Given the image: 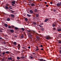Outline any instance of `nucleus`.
I'll return each mask as SVG.
<instances>
[{"label":"nucleus","instance_id":"393cba45","mask_svg":"<svg viewBox=\"0 0 61 61\" xmlns=\"http://www.w3.org/2000/svg\"><path fill=\"white\" fill-rule=\"evenodd\" d=\"M60 44H61V41H59L58 42Z\"/></svg>","mask_w":61,"mask_h":61},{"label":"nucleus","instance_id":"2eb2a0df","mask_svg":"<svg viewBox=\"0 0 61 61\" xmlns=\"http://www.w3.org/2000/svg\"><path fill=\"white\" fill-rule=\"evenodd\" d=\"M24 35H22L20 37H21V38H23L24 37Z\"/></svg>","mask_w":61,"mask_h":61},{"label":"nucleus","instance_id":"ddd939ff","mask_svg":"<svg viewBox=\"0 0 61 61\" xmlns=\"http://www.w3.org/2000/svg\"><path fill=\"white\" fill-rule=\"evenodd\" d=\"M27 16H28V17H30V16H31V15H29L28 14H27Z\"/></svg>","mask_w":61,"mask_h":61},{"label":"nucleus","instance_id":"c756f323","mask_svg":"<svg viewBox=\"0 0 61 61\" xmlns=\"http://www.w3.org/2000/svg\"><path fill=\"white\" fill-rule=\"evenodd\" d=\"M11 27H13V28L14 27H15V26L13 25H12L11 26Z\"/></svg>","mask_w":61,"mask_h":61},{"label":"nucleus","instance_id":"13d9d810","mask_svg":"<svg viewBox=\"0 0 61 61\" xmlns=\"http://www.w3.org/2000/svg\"><path fill=\"white\" fill-rule=\"evenodd\" d=\"M2 56V55H1V54H0V56Z\"/></svg>","mask_w":61,"mask_h":61},{"label":"nucleus","instance_id":"680f3d73","mask_svg":"<svg viewBox=\"0 0 61 61\" xmlns=\"http://www.w3.org/2000/svg\"><path fill=\"white\" fill-rule=\"evenodd\" d=\"M33 54H34V55H35V53H33Z\"/></svg>","mask_w":61,"mask_h":61},{"label":"nucleus","instance_id":"69168bd1","mask_svg":"<svg viewBox=\"0 0 61 61\" xmlns=\"http://www.w3.org/2000/svg\"><path fill=\"white\" fill-rule=\"evenodd\" d=\"M0 51H1V50H0Z\"/></svg>","mask_w":61,"mask_h":61},{"label":"nucleus","instance_id":"4c0bfd02","mask_svg":"<svg viewBox=\"0 0 61 61\" xmlns=\"http://www.w3.org/2000/svg\"><path fill=\"white\" fill-rule=\"evenodd\" d=\"M9 8L10 9H12V8H11V7H10Z\"/></svg>","mask_w":61,"mask_h":61},{"label":"nucleus","instance_id":"20e7f679","mask_svg":"<svg viewBox=\"0 0 61 61\" xmlns=\"http://www.w3.org/2000/svg\"><path fill=\"white\" fill-rule=\"evenodd\" d=\"M15 1H12V3L13 4H15Z\"/></svg>","mask_w":61,"mask_h":61},{"label":"nucleus","instance_id":"9b49d317","mask_svg":"<svg viewBox=\"0 0 61 61\" xmlns=\"http://www.w3.org/2000/svg\"><path fill=\"white\" fill-rule=\"evenodd\" d=\"M13 44H14L15 45H16V42H14L13 43Z\"/></svg>","mask_w":61,"mask_h":61},{"label":"nucleus","instance_id":"0e129e2a","mask_svg":"<svg viewBox=\"0 0 61 61\" xmlns=\"http://www.w3.org/2000/svg\"><path fill=\"white\" fill-rule=\"evenodd\" d=\"M60 4L61 5V2L60 3Z\"/></svg>","mask_w":61,"mask_h":61},{"label":"nucleus","instance_id":"39448f33","mask_svg":"<svg viewBox=\"0 0 61 61\" xmlns=\"http://www.w3.org/2000/svg\"><path fill=\"white\" fill-rule=\"evenodd\" d=\"M10 32L11 33H13L14 32V30H10Z\"/></svg>","mask_w":61,"mask_h":61},{"label":"nucleus","instance_id":"052dcab7","mask_svg":"<svg viewBox=\"0 0 61 61\" xmlns=\"http://www.w3.org/2000/svg\"><path fill=\"white\" fill-rule=\"evenodd\" d=\"M60 49L61 50V47H60Z\"/></svg>","mask_w":61,"mask_h":61},{"label":"nucleus","instance_id":"bb28decb","mask_svg":"<svg viewBox=\"0 0 61 61\" xmlns=\"http://www.w3.org/2000/svg\"><path fill=\"white\" fill-rule=\"evenodd\" d=\"M5 8L6 9H8V7H7V6H6L5 7Z\"/></svg>","mask_w":61,"mask_h":61},{"label":"nucleus","instance_id":"8fccbe9b","mask_svg":"<svg viewBox=\"0 0 61 61\" xmlns=\"http://www.w3.org/2000/svg\"><path fill=\"white\" fill-rule=\"evenodd\" d=\"M45 4H47V2H45Z\"/></svg>","mask_w":61,"mask_h":61},{"label":"nucleus","instance_id":"4be33fe9","mask_svg":"<svg viewBox=\"0 0 61 61\" xmlns=\"http://www.w3.org/2000/svg\"><path fill=\"white\" fill-rule=\"evenodd\" d=\"M43 60H43V59H41L40 60V61H43Z\"/></svg>","mask_w":61,"mask_h":61},{"label":"nucleus","instance_id":"a18cd8bd","mask_svg":"<svg viewBox=\"0 0 61 61\" xmlns=\"http://www.w3.org/2000/svg\"><path fill=\"white\" fill-rule=\"evenodd\" d=\"M0 39H2V38H1V37H0Z\"/></svg>","mask_w":61,"mask_h":61},{"label":"nucleus","instance_id":"f3484780","mask_svg":"<svg viewBox=\"0 0 61 61\" xmlns=\"http://www.w3.org/2000/svg\"><path fill=\"white\" fill-rule=\"evenodd\" d=\"M25 21H28V19L27 18H25Z\"/></svg>","mask_w":61,"mask_h":61},{"label":"nucleus","instance_id":"bf43d9fd","mask_svg":"<svg viewBox=\"0 0 61 61\" xmlns=\"http://www.w3.org/2000/svg\"><path fill=\"white\" fill-rule=\"evenodd\" d=\"M35 51H37V50H35Z\"/></svg>","mask_w":61,"mask_h":61},{"label":"nucleus","instance_id":"e433bc0d","mask_svg":"<svg viewBox=\"0 0 61 61\" xmlns=\"http://www.w3.org/2000/svg\"><path fill=\"white\" fill-rule=\"evenodd\" d=\"M56 29L55 28H54L53 29L54 30H56Z\"/></svg>","mask_w":61,"mask_h":61},{"label":"nucleus","instance_id":"1a4fd4ad","mask_svg":"<svg viewBox=\"0 0 61 61\" xmlns=\"http://www.w3.org/2000/svg\"><path fill=\"white\" fill-rule=\"evenodd\" d=\"M30 13H31L32 14L33 13V11L32 10H30Z\"/></svg>","mask_w":61,"mask_h":61},{"label":"nucleus","instance_id":"de8ad7c7","mask_svg":"<svg viewBox=\"0 0 61 61\" xmlns=\"http://www.w3.org/2000/svg\"><path fill=\"white\" fill-rule=\"evenodd\" d=\"M30 58H33V57H32V56H30Z\"/></svg>","mask_w":61,"mask_h":61},{"label":"nucleus","instance_id":"5701e85b","mask_svg":"<svg viewBox=\"0 0 61 61\" xmlns=\"http://www.w3.org/2000/svg\"><path fill=\"white\" fill-rule=\"evenodd\" d=\"M32 6H34L35 4H32L31 5Z\"/></svg>","mask_w":61,"mask_h":61},{"label":"nucleus","instance_id":"c85d7f7f","mask_svg":"<svg viewBox=\"0 0 61 61\" xmlns=\"http://www.w3.org/2000/svg\"><path fill=\"white\" fill-rule=\"evenodd\" d=\"M41 29L42 31H44V29L43 28H42Z\"/></svg>","mask_w":61,"mask_h":61},{"label":"nucleus","instance_id":"6ab92c4d","mask_svg":"<svg viewBox=\"0 0 61 61\" xmlns=\"http://www.w3.org/2000/svg\"><path fill=\"white\" fill-rule=\"evenodd\" d=\"M34 11H35V12H37V9H35Z\"/></svg>","mask_w":61,"mask_h":61},{"label":"nucleus","instance_id":"f704fd0d","mask_svg":"<svg viewBox=\"0 0 61 61\" xmlns=\"http://www.w3.org/2000/svg\"><path fill=\"white\" fill-rule=\"evenodd\" d=\"M60 54H61V50H60L59 51Z\"/></svg>","mask_w":61,"mask_h":61},{"label":"nucleus","instance_id":"6e6d98bb","mask_svg":"<svg viewBox=\"0 0 61 61\" xmlns=\"http://www.w3.org/2000/svg\"><path fill=\"white\" fill-rule=\"evenodd\" d=\"M41 50H43V48H42L41 49Z\"/></svg>","mask_w":61,"mask_h":61},{"label":"nucleus","instance_id":"cd10ccee","mask_svg":"<svg viewBox=\"0 0 61 61\" xmlns=\"http://www.w3.org/2000/svg\"><path fill=\"white\" fill-rule=\"evenodd\" d=\"M52 26L53 27H55V25L53 24L52 25Z\"/></svg>","mask_w":61,"mask_h":61},{"label":"nucleus","instance_id":"09e8293b","mask_svg":"<svg viewBox=\"0 0 61 61\" xmlns=\"http://www.w3.org/2000/svg\"><path fill=\"white\" fill-rule=\"evenodd\" d=\"M54 12H55V11H56V10H54Z\"/></svg>","mask_w":61,"mask_h":61},{"label":"nucleus","instance_id":"7ed1b4c3","mask_svg":"<svg viewBox=\"0 0 61 61\" xmlns=\"http://www.w3.org/2000/svg\"><path fill=\"white\" fill-rule=\"evenodd\" d=\"M48 20H49V19L47 18L45 20L44 22H46Z\"/></svg>","mask_w":61,"mask_h":61},{"label":"nucleus","instance_id":"5fc2aeb1","mask_svg":"<svg viewBox=\"0 0 61 61\" xmlns=\"http://www.w3.org/2000/svg\"><path fill=\"white\" fill-rule=\"evenodd\" d=\"M12 5H13V6H14V4H12Z\"/></svg>","mask_w":61,"mask_h":61},{"label":"nucleus","instance_id":"9d476101","mask_svg":"<svg viewBox=\"0 0 61 61\" xmlns=\"http://www.w3.org/2000/svg\"><path fill=\"white\" fill-rule=\"evenodd\" d=\"M5 27H7L8 25L7 24H5Z\"/></svg>","mask_w":61,"mask_h":61},{"label":"nucleus","instance_id":"a211bd4d","mask_svg":"<svg viewBox=\"0 0 61 61\" xmlns=\"http://www.w3.org/2000/svg\"><path fill=\"white\" fill-rule=\"evenodd\" d=\"M33 24H34V25H36V23L35 22H34L33 23Z\"/></svg>","mask_w":61,"mask_h":61},{"label":"nucleus","instance_id":"7c9ffc66","mask_svg":"<svg viewBox=\"0 0 61 61\" xmlns=\"http://www.w3.org/2000/svg\"><path fill=\"white\" fill-rule=\"evenodd\" d=\"M22 30H23V31H24V30H25V29L24 28H22Z\"/></svg>","mask_w":61,"mask_h":61},{"label":"nucleus","instance_id":"aec40b11","mask_svg":"<svg viewBox=\"0 0 61 61\" xmlns=\"http://www.w3.org/2000/svg\"><path fill=\"white\" fill-rule=\"evenodd\" d=\"M11 17H14V15H11Z\"/></svg>","mask_w":61,"mask_h":61},{"label":"nucleus","instance_id":"a19ab883","mask_svg":"<svg viewBox=\"0 0 61 61\" xmlns=\"http://www.w3.org/2000/svg\"><path fill=\"white\" fill-rule=\"evenodd\" d=\"M50 4H53V3H52V2H51L50 3Z\"/></svg>","mask_w":61,"mask_h":61},{"label":"nucleus","instance_id":"49530a36","mask_svg":"<svg viewBox=\"0 0 61 61\" xmlns=\"http://www.w3.org/2000/svg\"><path fill=\"white\" fill-rule=\"evenodd\" d=\"M37 38H39V37L37 36Z\"/></svg>","mask_w":61,"mask_h":61},{"label":"nucleus","instance_id":"dca6fc26","mask_svg":"<svg viewBox=\"0 0 61 61\" xmlns=\"http://www.w3.org/2000/svg\"><path fill=\"white\" fill-rule=\"evenodd\" d=\"M17 59L19 60L20 59V57H17Z\"/></svg>","mask_w":61,"mask_h":61},{"label":"nucleus","instance_id":"79ce46f5","mask_svg":"<svg viewBox=\"0 0 61 61\" xmlns=\"http://www.w3.org/2000/svg\"><path fill=\"white\" fill-rule=\"evenodd\" d=\"M46 7H48V5H46Z\"/></svg>","mask_w":61,"mask_h":61},{"label":"nucleus","instance_id":"e2e57ef3","mask_svg":"<svg viewBox=\"0 0 61 61\" xmlns=\"http://www.w3.org/2000/svg\"><path fill=\"white\" fill-rule=\"evenodd\" d=\"M19 48H18V49H19Z\"/></svg>","mask_w":61,"mask_h":61},{"label":"nucleus","instance_id":"37998d69","mask_svg":"<svg viewBox=\"0 0 61 61\" xmlns=\"http://www.w3.org/2000/svg\"><path fill=\"white\" fill-rule=\"evenodd\" d=\"M41 47H42V46H43V45H41Z\"/></svg>","mask_w":61,"mask_h":61},{"label":"nucleus","instance_id":"3c124183","mask_svg":"<svg viewBox=\"0 0 61 61\" xmlns=\"http://www.w3.org/2000/svg\"><path fill=\"white\" fill-rule=\"evenodd\" d=\"M23 49H25V48L24 47H23Z\"/></svg>","mask_w":61,"mask_h":61},{"label":"nucleus","instance_id":"4d7b16f0","mask_svg":"<svg viewBox=\"0 0 61 61\" xmlns=\"http://www.w3.org/2000/svg\"><path fill=\"white\" fill-rule=\"evenodd\" d=\"M15 37H17V36H15Z\"/></svg>","mask_w":61,"mask_h":61},{"label":"nucleus","instance_id":"c9c22d12","mask_svg":"<svg viewBox=\"0 0 61 61\" xmlns=\"http://www.w3.org/2000/svg\"><path fill=\"white\" fill-rule=\"evenodd\" d=\"M36 50L37 51H38V50H38V48L36 49Z\"/></svg>","mask_w":61,"mask_h":61},{"label":"nucleus","instance_id":"f257e3e1","mask_svg":"<svg viewBox=\"0 0 61 61\" xmlns=\"http://www.w3.org/2000/svg\"><path fill=\"white\" fill-rule=\"evenodd\" d=\"M27 33H28V36H32V35L31 34V33L30 32V30H27Z\"/></svg>","mask_w":61,"mask_h":61},{"label":"nucleus","instance_id":"338daca9","mask_svg":"<svg viewBox=\"0 0 61 61\" xmlns=\"http://www.w3.org/2000/svg\"><path fill=\"white\" fill-rule=\"evenodd\" d=\"M40 0V1H41V0Z\"/></svg>","mask_w":61,"mask_h":61},{"label":"nucleus","instance_id":"0eeeda50","mask_svg":"<svg viewBox=\"0 0 61 61\" xmlns=\"http://www.w3.org/2000/svg\"><path fill=\"white\" fill-rule=\"evenodd\" d=\"M57 31L59 32L61 31V29H59L57 30Z\"/></svg>","mask_w":61,"mask_h":61},{"label":"nucleus","instance_id":"a878e982","mask_svg":"<svg viewBox=\"0 0 61 61\" xmlns=\"http://www.w3.org/2000/svg\"><path fill=\"white\" fill-rule=\"evenodd\" d=\"M20 46V44H19V45H18V48H20V47H21V46Z\"/></svg>","mask_w":61,"mask_h":61},{"label":"nucleus","instance_id":"f03ea898","mask_svg":"<svg viewBox=\"0 0 61 61\" xmlns=\"http://www.w3.org/2000/svg\"><path fill=\"white\" fill-rule=\"evenodd\" d=\"M46 38L47 40H48L49 39H51V37L49 36H47L46 37Z\"/></svg>","mask_w":61,"mask_h":61},{"label":"nucleus","instance_id":"72a5a7b5","mask_svg":"<svg viewBox=\"0 0 61 61\" xmlns=\"http://www.w3.org/2000/svg\"><path fill=\"white\" fill-rule=\"evenodd\" d=\"M39 26H40V27H43V26H41V25H39Z\"/></svg>","mask_w":61,"mask_h":61},{"label":"nucleus","instance_id":"473e14b6","mask_svg":"<svg viewBox=\"0 0 61 61\" xmlns=\"http://www.w3.org/2000/svg\"><path fill=\"white\" fill-rule=\"evenodd\" d=\"M15 29H16V30H17V29H18V28L17 27H15Z\"/></svg>","mask_w":61,"mask_h":61},{"label":"nucleus","instance_id":"4468645a","mask_svg":"<svg viewBox=\"0 0 61 61\" xmlns=\"http://www.w3.org/2000/svg\"><path fill=\"white\" fill-rule=\"evenodd\" d=\"M7 20L8 21H10V18H7Z\"/></svg>","mask_w":61,"mask_h":61},{"label":"nucleus","instance_id":"603ef678","mask_svg":"<svg viewBox=\"0 0 61 61\" xmlns=\"http://www.w3.org/2000/svg\"><path fill=\"white\" fill-rule=\"evenodd\" d=\"M36 48H38V47L37 46H36Z\"/></svg>","mask_w":61,"mask_h":61},{"label":"nucleus","instance_id":"58836bf2","mask_svg":"<svg viewBox=\"0 0 61 61\" xmlns=\"http://www.w3.org/2000/svg\"><path fill=\"white\" fill-rule=\"evenodd\" d=\"M28 48H29V49H30V46L28 47Z\"/></svg>","mask_w":61,"mask_h":61},{"label":"nucleus","instance_id":"412c9836","mask_svg":"<svg viewBox=\"0 0 61 61\" xmlns=\"http://www.w3.org/2000/svg\"><path fill=\"white\" fill-rule=\"evenodd\" d=\"M8 27H9V29H10V28H12L11 26H9Z\"/></svg>","mask_w":61,"mask_h":61},{"label":"nucleus","instance_id":"423d86ee","mask_svg":"<svg viewBox=\"0 0 61 61\" xmlns=\"http://www.w3.org/2000/svg\"><path fill=\"white\" fill-rule=\"evenodd\" d=\"M8 60H12V57H10V58L9 57L8 58Z\"/></svg>","mask_w":61,"mask_h":61},{"label":"nucleus","instance_id":"2f4dec72","mask_svg":"<svg viewBox=\"0 0 61 61\" xmlns=\"http://www.w3.org/2000/svg\"><path fill=\"white\" fill-rule=\"evenodd\" d=\"M43 25V23H41L40 24V25Z\"/></svg>","mask_w":61,"mask_h":61},{"label":"nucleus","instance_id":"6e6552de","mask_svg":"<svg viewBox=\"0 0 61 61\" xmlns=\"http://www.w3.org/2000/svg\"><path fill=\"white\" fill-rule=\"evenodd\" d=\"M61 4L60 3H58L57 4V5L58 6H59Z\"/></svg>","mask_w":61,"mask_h":61},{"label":"nucleus","instance_id":"b1692460","mask_svg":"<svg viewBox=\"0 0 61 61\" xmlns=\"http://www.w3.org/2000/svg\"><path fill=\"white\" fill-rule=\"evenodd\" d=\"M5 53H6V54H8L9 53V52L8 51H7Z\"/></svg>","mask_w":61,"mask_h":61},{"label":"nucleus","instance_id":"ea45409f","mask_svg":"<svg viewBox=\"0 0 61 61\" xmlns=\"http://www.w3.org/2000/svg\"><path fill=\"white\" fill-rule=\"evenodd\" d=\"M5 53H3V55H5Z\"/></svg>","mask_w":61,"mask_h":61},{"label":"nucleus","instance_id":"c03bdc74","mask_svg":"<svg viewBox=\"0 0 61 61\" xmlns=\"http://www.w3.org/2000/svg\"><path fill=\"white\" fill-rule=\"evenodd\" d=\"M0 32H3V31L1 30H0Z\"/></svg>","mask_w":61,"mask_h":61},{"label":"nucleus","instance_id":"f8f14e48","mask_svg":"<svg viewBox=\"0 0 61 61\" xmlns=\"http://www.w3.org/2000/svg\"><path fill=\"white\" fill-rule=\"evenodd\" d=\"M39 15L38 14H36V16L37 17H38Z\"/></svg>","mask_w":61,"mask_h":61},{"label":"nucleus","instance_id":"864d4df0","mask_svg":"<svg viewBox=\"0 0 61 61\" xmlns=\"http://www.w3.org/2000/svg\"><path fill=\"white\" fill-rule=\"evenodd\" d=\"M21 57V58H24V57Z\"/></svg>","mask_w":61,"mask_h":61}]
</instances>
